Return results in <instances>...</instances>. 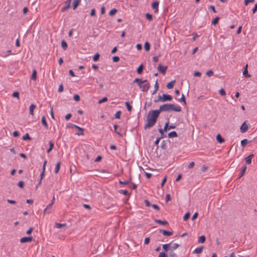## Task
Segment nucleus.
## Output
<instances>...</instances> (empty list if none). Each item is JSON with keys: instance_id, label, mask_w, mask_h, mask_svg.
I'll return each mask as SVG.
<instances>
[{"instance_id": "obj_1", "label": "nucleus", "mask_w": 257, "mask_h": 257, "mask_svg": "<svg viewBox=\"0 0 257 257\" xmlns=\"http://www.w3.org/2000/svg\"><path fill=\"white\" fill-rule=\"evenodd\" d=\"M160 112L159 109L150 110L147 116V123L144 126L145 129L151 128L155 125Z\"/></svg>"}, {"instance_id": "obj_2", "label": "nucleus", "mask_w": 257, "mask_h": 257, "mask_svg": "<svg viewBox=\"0 0 257 257\" xmlns=\"http://www.w3.org/2000/svg\"><path fill=\"white\" fill-rule=\"evenodd\" d=\"M161 111H172L180 112L181 111V107L178 104L166 103L161 105L159 107Z\"/></svg>"}, {"instance_id": "obj_3", "label": "nucleus", "mask_w": 257, "mask_h": 257, "mask_svg": "<svg viewBox=\"0 0 257 257\" xmlns=\"http://www.w3.org/2000/svg\"><path fill=\"white\" fill-rule=\"evenodd\" d=\"M172 99V97L169 94H163L162 96L159 95L158 96V101L162 102H165L167 101H171Z\"/></svg>"}, {"instance_id": "obj_4", "label": "nucleus", "mask_w": 257, "mask_h": 257, "mask_svg": "<svg viewBox=\"0 0 257 257\" xmlns=\"http://www.w3.org/2000/svg\"><path fill=\"white\" fill-rule=\"evenodd\" d=\"M139 86L142 91L147 92L149 89L150 88V84L147 82H145L144 83L139 84Z\"/></svg>"}, {"instance_id": "obj_5", "label": "nucleus", "mask_w": 257, "mask_h": 257, "mask_svg": "<svg viewBox=\"0 0 257 257\" xmlns=\"http://www.w3.org/2000/svg\"><path fill=\"white\" fill-rule=\"evenodd\" d=\"M72 0H67L65 2V6H64L61 10V12H64L67 9L69 8L71 6Z\"/></svg>"}, {"instance_id": "obj_6", "label": "nucleus", "mask_w": 257, "mask_h": 257, "mask_svg": "<svg viewBox=\"0 0 257 257\" xmlns=\"http://www.w3.org/2000/svg\"><path fill=\"white\" fill-rule=\"evenodd\" d=\"M248 128V125L246 124V122H244L241 125L240 130V132L242 133H244L246 132Z\"/></svg>"}, {"instance_id": "obj_7", "label": "nucleus", "mask_w": 257, "mask_h": 257, "mask_svg": "<svg viewBox=\"0 0 257 257\" xmlns=\"http://www.w3.org/2000/svg\"><path fill=\"white\" fill-rule=\"evenodd\" d=\"M158 70L162 73V74H165L166 70L167 69V66H162L161 64H159L158 67Z\"/></svg>"}, {"instance_id": "obj_8", "label": "nucleus", "mask_w": 257, "mask_h": 257, "mask_svg": "<svg viewBox=\"0 0 257 257\" xmlns=\"http://www.w3.org/2000/svg\"><path fill=\"white\" fill-rule=\"evenodd\" d=\"M152 7L155 10V13H158L159 11V2H154L152 4Z\"/></svg>"}, {"instance_id": "obj_9", "label": "nucleus", "mask_w": 257, "mask_h": 257, "mask_svg": "<svg viewBox=\"0 0 257 257\" xmlns=\"http://www.w3.org/2000/svg\"><path fill=\"white\" fill-rule=\"evenodd\" d=\"M32 240V237L29 236V237H24L22 238L20 240V242L21 243H25L27 242H30Z\"/></svg>"}, {"instance_id": "obj_10", "label": "nucleus", "mask_w": 257, "mask_h": 257, "mask_svg": "<svg viewBox=\"0 0 257 257\" xmlns=\"http://www.w3.org/2000/svg\"><path fill=\"white\" fill-rule=\"evenodd\" d=\"M53 205V202H51V203H50L49 204H48V205L46 206V208L44 209V213H51V211H49V210H50L52 206Z\"/></svg>"}, {"instance_id": "obj_11", "label": "nucleus", "mask_w": 257, "mask_h": 257, "mask_svg": "<svg viewBox=\"0 0 257 257\" xmlns=\"http://www.w3.org/2000/svg\"><path fill=\"white\" fill-rule=\"evenodd\" d=\"M246 165H244L243 166H242L241 168V171L239 175V178H241L245 173L246 170Z\"/></svg>"}, {"instance_id": "obj_12", "label": "nucleus", "mask_w": 257, "mask_h": 257, "mask_svg": "<svg viewBox=\"0 0 257 257\" xmlns=\"http://www.w3.org/2000/svg\"><path fill=\"white\" fill-rule=\"evenodd\" d=\"M72 126L73 127H75L77 128L78 130L80 131V133H76V134L78 136L83 135V129L80 127H79L78 125H76L75 124H72Z\"/></svg>"}, {"instance_id": "obj_13", "label": "nucleus", "mask_w": 257, "mask_h": 257, "mask_svg": "<svg viewBox=\"0 0 257 257\" xmlns=\"http://www.w3.org/2000/svg\"><path fill=\"white\" fill-rule=\"evenodd\" d=\"M253 154H250L248 156L245 158V162L247 164H250L251 163V159L253 157Z\"/></svg>"}, {"instance_id": "obj_14", "label": "nucleus", "mask_w": 257, "mask_h": 257, "mask_svg": "<svg viewBox=\"0 0 257 257\" xmlns=\"http://www.w3.org/2000/svg\"><path fill=\"white\" fill-rule=\"evenodd\" d=\"M36 107V105L34 104H31L29 107L30 114L32 116L34 115V110Z\"/></svg>"}, {"instance_id": "obj_15", "label": "nucleus", "mask_w": 257, "mask_h": 257, "mask_svg": "<svg viewBox=\"0 0 257 257\" xmlns=\"http://www.w3.org/2000/svg\"><path fill=\"white\" fill-rule=\"evenodd\" d=\"M203 249V246H200V247H197L193 250V253H195V254L200 253L202 252Z\"/></svg>"}, {"instance_id": "obj_16", "label": "nucleus", "mask_w": 257, "mask_h": 257, "mask_svg": "<svg viewBox=\"0 0 257 257\" xmlns=\"http://www.w3.org/2000/svg\"><path fill=\"white\" fill-rule=\"evenodd\" d=\"M160 232L161 233H162L163 235L164 236H170L172 234V232H170V231H167V230H160Z\"/></svg>"}, {"instance_id": "obj_17", "label": "nucleus", "mask_w": 257, "mask_h": 257, "mask_svg": "<svg viewBox=\"0 0 257 257\" xmlns=\"http://www.w3.org/2000/svg\"><path fill=\"white\" fill-rule=\"evenodd\" d=\"M243 75L245 76L246 77H250V75L248 74V70H247V65H246V66L244 67V70L243 71Z\"/></svg>"}, {"instance_id": "obj_18", "label": "nucleus", "mask_w": 257, "mask_h": 257, "mask_svg": "<svg viewBox=\"0 0 257 257\" xmlns=\"http://www.w3.org/2000/svg\"><path fill=\"white\" fill-rule=\"evenodd\" d=\"M42 123L45 126V128H48V125L46 120V117L45 116H43L42 117Z\"/></svg>"}, {"instance_id": "obj_19", "label": "nucleus", "mask_w": 257, "mask_h": 257, "mask_svg": "<svg viewBox=\"0 0 257 257\" xmlns=\"http://www.w3.org/2000/svg\"><path fill=\"white\" fill-rule=\"evenodd\" d=\"M147 82V80H142L140 78H136L134 81V83H138V84H142V83H144L145 82Z\"/></svg>"}, {"instance_id": "obj_20", "label": "nucleus", "mask_w": 257, "mask_h": 257, "mask_svg": "<svg viewBox=\"0 0 257 257\" xmlns=\"http://www.w3.org/2000/svg\"><path fill=\"white\" fill-rule=\"evenodd\" d=\"M175 83V80L168 83L167 85V88L168 89H172Z\"/></svg>"}, {"instance_id": "obj_21", "label": "nucleus", "mask_w": 257, "mask_h": 257, "mask_svg": "<svg viewBox=\"0 0 257 257\" xmlns=\"http://www.w3.org/2000/svg\"><path fill=\"white\" fill-rule=\"evenodd\" d=\"M80 0H74L73 3V10H75L77 6L79 5V4L80 3Z\"/></svg>"}, {"instance_id": "obj_22", "label": "nucleus", "mask_w": 257, "mask_h": 257, "mask_svg": "<svg viewBox=\"0 0 257 257\" xmlns=\"http://www.w3.org/2000/svg\"><path fill=\"white\" fill-rule=\"evenodd\" d=\"M155 222L163 225L168 224V222L165 220L163 221L159 219H156Z\"/></svg>"}, {"instance_id": "obj_23", "label": "nucleus", "mask_w": 257, "mask_h": 257, "mask_svg": "<svg viewBox=\"0 0 257 257\" xmlns=\"http://www.w3.org/2000/svg\"><path fill=\"white\" fill-rule=\"evenodd\" d=\"M178 136L177 133L175 131H172L168 134L169 138H175Z\"/></svg>"}, {"instance_id": "obj_24", "label": "nucleus", "mask_w": 257, "mask_h": 257, "mask_svg": "<svg viewBox=\"0 0 257 257\" xmlns=\"http://www.w3.org/2000/svg\"><path fill=\"white\" fill-rule=\"evenodd\" d=\"M37 78V71L35 69L33 70L32 74L31 76V79L34 80H36Z\"/></svg>"}, {"instance_id": "obj_25", "label": "nucleus", "mask_w": 257, "mask_h": 257, "mask_svg": "<svg viewBox=\"0 0 257 257\" xmlns=\"http://www.w3.org/2000/svg\"><path fill=\"white\" fill-rule=\"evenodd\" d=\"M205 236L204 235H201L200 236L198 240V241L199 243H203L205 241Z\"/></svg>"}, {"instance_id": "obj_26", "label": "nucleus", "mask_w": 257, "mask_h": 257, "mask_svg": "<svg viewBox=\"0 0 257 257\" xmlns=\"http://www.w3.org/2000/svg\"><path fill=\"white\" fill-rule=\"evenodd\" d=\"M60 168V162H58L56 163V165L55 166V171H54L55 173L57 174L59 172Z\"/></svg>"}, {"instance_id": "obj_27", "label": "nucleus", "mask_w": 257, "mask_h": 257, "mask_svg": "<svg viewBox=\"0 0 257 257\" xmlns=\"http://www.w3.org/2000/svg\"><path fill=\"white\" fill-rule=\"evenodd\" d=\"M61 46L64 50H66L67 48V44L64 40L61 41Z\"/></svg>"}, {"instance_id": "obj_28", "label": "nucleus", "mask_w": 257, "mask_h": 257, "mask_svg": "<svg viewBox=\"0 0 257 257\" xmlns=\"http://www.w3.org/2000/svg\"><path fill=\"white\" fill-rule=\"evenodd\" d=\"M53 146V143L51 141H49V148L47 151L48 153H50V151L52 150Z\"/></svg>"}, {"instance_id": "obj_29", "label": "nucleus", "mask_w": 257, "mask_h": 257, "mask_svg": "<svg viewBox=\"0 0 257 257\" xmlns=\"http://www.w3.org/2000/svg\"><path fill=\"white\" fill-rule=\"evenodd\" d=\"M158 89H159V85L158 84V82L157 81L156 83L155 84L154 91L152 92V94L153 95L155 94L156 93L157 91L158 90Z\"/></svg>"}, {"instance_id": "obj_30", "label": "nucleus", "mask_w": 257, "mask_h": 257, "mask_svg": "<svg viewBox=\"0 0 257 257\" xmlns=\"http://www.w3.org/2000/svg\"><path fill=\"white\" fill-rule=\"evenodd\" d=\"M55 226L57 228H60L62 227L65 226L66 224L65 223L62 224V223H56L55 224Z\"/></svg>"}, {"instance_id": "obj_31", "label": "nucleus", "mask_w": 257, "mask_h": 257, "mask_svg": "<svg viewBox=\"0 0 257 257\" xmlns=\"http://www.w3.org/2000/svg\"><path fill=\"white\" fill-rule=\"evenodd\" d=\"M143 65L141 64L137 69V72L139 74H141L143 71Z\"/></svg>"}, {"instance_id": "obj_32", "label": "nucleus", "mask_w": 257, "mask_h": 257, "mask_svg": "<svg viewBox=\"0 0 257 257\" xmlns=\"http://www.w3.org/2000/svg\"><path fill=\"white\" fill-rule=\"evenodd\" d=\"M216 139H217V141L220 143H222L224 142V139L222 138V137H221V136L219 134H218L217 136Z\"/></svg>"}, {"instance_id": "obj_33", "label": "nucleus", "mask_w": 257, "mask_h": 257, "mask_svg": "<svg viewBox=\"0 0 257 257\" xmlns=\"http://www.w3.org/2000/svg\"><path fill=\"white\" fill-rule=\"evenodd\" d=\"M146 18L147 20H148L150 21H151L153 20L152 15L149 13H147L146 14Z\"/></svg>"}, {"instance_id": "obj_34", "label": "nucleus", "mask_w": 257, "mask_h": 257, "mask_svg": "<svg viewBox=\"0 0 257 257\" xmlns=\"http://www.w3.org/2000/svg\"><path fill=\"white\" fill-rule=\"evenodd\" d=\"M99 56L100 55L98 53H96L93 57V60L95 62L97 61L98 60Z\"/></svg>"}, {"instance_id": "obj_35", "label": "nucleus", "mask_w": 257, "mask_h": 257, "mask_svg": "<svg viewBox=\"0 0 257 257\" xmlns=\"http://www.w3.org/2000/svg\"><path fill=\"white\" fill-rule=\"evenodd\" d=\"M248 142L247 139H244L241 141V145L242 147H245Z\"/></svg>"}, {"instance_id": "obj_36", "label": "nucleus", "mask_w": 257, "mask_h": 257, "mask_svg": "<svg viewBox=\"0 0 257 257\" xmlns=\"http://www.w3.org/2000/svg\"><path fill=\"white\" fill-rule=\"evenodd\" d=\"M125 104L126 106L127 109L128 111H131L132 109V106L129 104L128 102H125Z\"/></svg>"}, {"instance_id": "obj_37", "label": "nucleus", "mask_w": 257, "mask_h": 257, "mask_svg": "<svg viewBox=\"0 0 257 257\" xmlns=\"http://www.w3.org/2000/svg\"><path fill=\"white\" fill-rule=\"evenodd\" d=\"M117 12V10L116 9H113L111 10L109 13V15L110 16L114 15Z\"/></svg>"}, {"instance_id": "obj_38", "label": "nucleus", "mask_w": 257, "mask_h": 257, "mask_svg": "<svg viewBox=\"0 0 257 257\" xmlns=\"http://www.w3.org/2000/svg\"><path fill=\"white\" fill-rule=\"evenodd\" d=\"M107 100V98L106 97H104L102 98V99H99L98 100V103L99 104H101L103 102H106Z\"/></svg>"}, {"instance_id": "obj_39", "label": "nucleus", "mask_w": 257, "mask_h": 257, "mask_svg": "<svg viewBox=\"0 0 257 257\" xmlns=\"http://www.w3.org/2000/svg\"><path fill=\"white\" fill-rule=\"evenodd\" d=\"M144 47L146 51H149L150 50V44L148 42H145Z\"/></svg>"}, {"instance_id": "obj_40", "label": "nucleus", "mask_w": 257, "mask_h": 257, "mask_svg": "<svg viewBox=\"0 0 257 257\" xmlns=\"http://www.w3.org/2000/svg\"><path fill=\"white\" fill-rule=\"evenodd\" d=\"M190 214L189 212L186 213L185 215L183 216V220L184 221L187 220L190 217Z\"/></svg>"}, {"instance_id": "obj_41", "label": "nucleus", "mask_w": 257, "mask_h": 257, "mask_svg": "<svg viewBox=\"0 0 257 257\" xmlns=\"http://www.w3.org/2000/svg\"><path fill=\"white\" fill-rule=\"evenodd\" d=\"M119 193L124 195H127L128 194V191L126 190H120L119 191Z\"/></svg>"}, {"instance_id": "obj_42", "label": "nucleus", "mask_w": 257, "mask_h": 257, "mask_svg": "<svg viewBox=\"0 0 257 257\" xmlns=\"http://www.w3.org/2000/svg\"><path fill=\"white\" fill-rule=\"evenodd\" d=\"M255 0H244V4L245 6H247L249 3H254Z\"/></svg>"}, {"instance_id": "obj_43", "label": "nucleus", "mask_w": 257, "mask_h": 257, "mask_svg": "<svg viewBox=\"0 0 257 257\" xmlns=\"http://www.w3.org/2000/svg\"><path fill=\"white\" fill-rule=\"evenodd\" d=\"M179 246V244H178L177 243H175L172 244V245L171 246V247L173 250H175V249H177Z\"/></svg>"}, {"instance_id": "obj_44", "label": "nucleus", "mask_w": 257, "mask_h": 257, "mask_svg": "<svg viewBox=\"0 0 257 257\" xmlns=\"http://www.w3.org/2000/svg\"><path fill=\"white\" fill-rule=\"evenodd\" d=\"M120 115H121V111H117L115 114V118H117V119H119L120 118Z\"/></svg>"}, {"instance_id": "obj_45", "label": "nucleus", "mask_w": 257, "mask_h": 257, "mask_svg": "<svg viewBox=\"0 0 257 257\" xmlns=\"http://www.w3.org/2000/svg\"><path fill=\"white\" fill-rule=\"evenodd\" d=\"M170 245V243L164 244L163 245V248L165 250V251H167L168 250V248Z\"/></svg>"}, {"instance_id": "obj_46", "label": "nucleus", "mask_w": 257, "mask_h": 257, "mask_svg": "<svg viewBox=\"0 0 257 257\" xmlns=\"http://www.w3.org/2000/svg\"><path fill=\"white\" fill-rule=\"evenodd\" d=\"M219 17H216L212 21V23L211 24L212 25H215L217 23H218V21H219Z\"/></svg>"}, {"instance_id": "obj_47", "label": "nucleus", "mask_w": 257, "mask_h": 257, "mask_svg": "<svg viewBox=\"0 0 257 257\" xmlns=\"http://www.w3.org/2000/svg\"><path fill=\"white\" fill-rule=\"evenodd\" d=\"M30 139H31V138L29 137V135L28 134H26V135H25L23 136V140L24 141L26 140H30Z\"/></svg>"}, {"instance_id": "obj_48", "label": "nucleus", "mask_w": 257, "mask_h": 257, "mask_svg": "<svg viewBox=\"0 0 257 257\" xmlns=\"http://www.w3.org/2000/svg\"><path fill=\"white\" fill-rule=\"evenodd\" d=\"M219 92L220 94L222 96H224L226 95V92L223 88L220 89Z\"/></svg>"}, {"instance_id": "obj_49", "label": "nucleus", "mask_w": 257, "mask_h": 257, "mask_svg": "<svg viewBox=\"0 0 257 257\" xmlns=\"http://www.w3.org/2000/svg\"><path fill=\"white\" fill-rule=\"evenodd\" d=\"M206 74L208 76L210 77L213 75V72L211 70H209L208 71H207Z\"/></svg>"}, {"instance_id": "obj_50", "label": "nucleus", "mask_w": 257, "mask_h": 257, "mask_svg": "<svg viewBox=\"0 0 257 257\" xmlns=\"http://www.w3.org/2000/svg\"><path fill=\"white\" fill-rule=\"evenodd\" d=\"M179 101L181 102H183L184 103V104H186L185 98L184 95L183 94H182V96L180 98V99H179Z\"/></svg>"}, {"instance_id": "obj_51", "label": "nucleus", "mask_w": 257, "mask_h": 257, "mask_svg": "<svg viewBox=\"0 0 257 257\" xmlns=\"http://www.w3.org/2000/svg\"><path fill=\"white\" fill-rule=\"evenodd\" d=\"M24 182L22 181H19L18 183V186L21 188H24Z\"/></svg>"}, {"instance_id": "obj_52", "label": "nucleus", "mask_w": 257, "mask_h": 257, "mask_svg": "<svg viewBox=\"0 0 257 257\" xmlns=\"http://www.w3.org/2000/svg\"><path fill=\"white\" fill-rule=\"evenodd\" d=\"M129 183H130L129 181H121V180L119 181V183L120 184L127 185Z\"/></svg>"}, {"instance_id": "obj_53", "label": "nucleus", "mask_w": 257, "mask_h": 257, "mask_svg": "<svg viewBox=\"0 0 257 257\" xmlns=\"http://www.w3.org/2000/svg\"><path fill=\"white\" fill-rule=\"evenodd\" d=\"M12 96L14 97H17L19 99V93L17 91L14 92L13 93Z\"/></svg>"}, {"instance_id": "obj_54", "label": "nucleus", "mask_w": 257, "mask_h": 257, "mask_svg": "<svg viewBox=\"0 0 257 257\" xmlns=\"http://www.w3.org/2000/svg\"><path fill=\"white\" fill-rule=\"evenodd\" d=\"M144 202H145V204L146 206H148V207L152 206V204H151V203L150 202V201L149 200H145Z\"/></svg>"}, {"instance_id": "obj_55", "label": "nucleus", "mask_w": 257, "mask_h": 257, "mask_svg": "<svg viewBox=\"0 0 257 257\" xmlns=\"http://www.w3.org/2000/svg\"><path fill=\"white\" fill-rule=\"evenodd\" d=\"M73 98L76 101H79L80 100V96L78 94L74 95Z\"/></svg>"}, {"instance_id": "obj_56", "label": "nucleus", "mask_w": 257, "mask_h": 257, "mask_svg": "<svg viewBox=\"0 0 257 257\" xmlns=\"http://www.w3.org/2000/svg\"><path fill=\"white\" fill-rule=\"evenodd\" d=\"M159 257H167L165 252H161L159 253Z\"/></svg>"}, {"instance_id": "obj_57", "label": "nucleus", "mask_w": 257, "mask_h": 257, "mask_svg": "<svg viewBox=\"0 0 257 257\" xmlns=\"http://www.w3.org/2000/svg\"><path fill=\"white\" fill-rule=\"evenodd\" d=\"M163 131H164L163 130H162V128H160L159 130V132L161 135V138H163L165 137V136L164 134Z\"/></svg>"}, {"instance_id": "obj_58", "label": "nucleus", "mask_w": 257, "mask_h": 257, "mask_svg": "<svg viewBox=\"0 0 257 257\" xmlns=\"http://www.w3.org/2000/svg\"><path fill=\"white\" fill-rule=\"evenodd\" d=\"M113 61L114 62H117L119 61V58L118 56H113L112 58Z\"/></svg>"}, {"instance_id": "obj_59", "label": "nucleus", "mask_w": 257, "mask_h": 257, "mask_svg": "<svg viewBox=\"0 0 257 257\" xmlns=\"http://www.w3.org/2000/svg\"><path fill=\"white\" fill-rule=\"evenodd\" d=\"M63 91V86L62 84H61L59 86V88H58V91L59 92H61Z\"/></svg>"}, {"instance_id": "obj_60", "label": "nucleus", "mask_w": 257, "mask_h": 257, "mask_svg": "<svg viewBox=\"0 0 257 257\" xmlns=\"http://www.w3.org/2000/svg\"><path fill=\"white\" fill-rule=\"evenodd\" d=\"M194 166V162H191L188 166V168L189 169H191L192 168H193Z\"/></svg>"}, {"instance_id": "obj_61", "label": "nucleus", "mask_w": 257, "mask_h": 257, "mask_svg": "<svg viewBox=\"0 0 257 257\" xmlns=\"http://www.w3.org/2000/svg\"><path fill=\"white\" fill-rule=\"evenodd\" d=\"M152 207L157 210H159L160 209L159 206L157 204H153L152 205Z\"/></svg>"}, {"instance_id": "obj_62", "label": "nucleus", "mask_w": 257, "mask_h": 257, "mask_svg": "<svg viewBox=\"0 0 257 257\" xmlns=\"http://www.w3.org/2000/svg\"><path fill=\"white\" fill-rule=\"evenodd\" d=\"M168 125H169V121L167 122L164 126L163 130L164 131H167V130L168 129Z\"/></svg>"}, {"instance_id": "obj_63", "label": "nucleus", "mask_w": 257, "mask_h": 257, "mask_svg": "<svg viewBox=\"0 0 257 257\" xmlns=\"http://www.w3.org/2000/svg\"><path fill=\"white\" fill-rule=\"evenodd\" d=\"M209 9L213 11L214 13H216L215 7L213 6H210Z\"/></svg>"}, {"instance_id": "obj_64", "label": "nucleus", "mask_w": 257, "mask_h": 257, "mask_svg": "<svg viewBox=\"0 0 257 257\" xmlns=\"http://www.w3.org/2000/svg\"><path fill=\"white\" fill-rule=\"evenodd\" d=\"M257 11V4H256L254 6V8L252 9V13H255Z\"/></svg>"}]
</instances>
